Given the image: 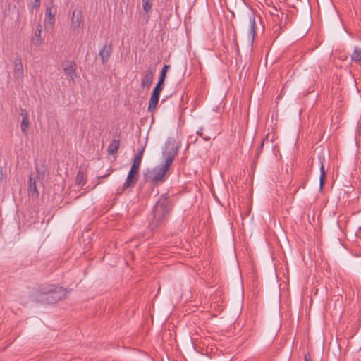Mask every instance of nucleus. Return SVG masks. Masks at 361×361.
Masks as SVG:
<instances>
[{
    "mask_svg": "<svg viewBox=\"0 0 361 361\" xmlns=\"http://www.w3.org/2000/svg\"><path fill=\"white\" fill-rule=\"evenodd\" d=\"M172 209L171 202L166 194H163L157 201L148 216L149 229L154 232L165 225L166 219Z\"/></svg>",
    "mask_w": 361,
    "mask_h": 361,
    "instance_id": "obj_1",
    "label": "nucleus"
},
{
    "mask_svg": "<svg viewBox=\"0 0 361 361\" xmlns=\"http://www.w3.org/2000/svg\"><path fill=\"white\" fill-rule=\"evenodd\" d=\"M66 291L61 287L50 285L43 286L30 295L32 301L37 303L54 304L65 298Z\"/></svg>",
    "mask_w": 361,
    "mask_h": 361,
    "instance_id": "obj_2",
    "label": "nucleus"
},
{
    "mask_svg": "<svg viewBox=\"0 0 361 361\" xmlns=\"http://www.w3.org/2000/svg\"><path fill=\"white\" fill-rule=\"evenodd\" d=\"M178 146L176 145L174 139L169 138L165 144V149L163 152V156L165 157L166 160L162 166L160 167L166 172L169 170L171 164L173 163L178 152Z\"/></svg>",
    "mask_w": 361,
    "mask_h": 361,
    "instance_id": "obj_3",
    "label": "nucleus"
},
{
    "mask_svg": "<svg viewBox=\"0 0 361 361\" xmlns=\"http://www.w3.org/2000/svg\"><path fill=\"white\" fill-rule=\"evenodd\" d=\"M178 146L176 145L174 139L169 138L165 144V149L163 152V156L165 157L166 160L162 166L160 167L166 172L169 170L171 164L173 163L178 152Z\"/></svg>",
    "mask_w": 361,
    "mask_h": 361,
    "instance_id": "obj_4",
    "label": "nucleus"
},
{
    "mask_svg": "<svg viewBox=\"0 0 361 361\" xmlns=\"http://www.w3.org/2000/svg\"><path fill=\"white\" fill-rule=\"evenodd\" d=\"M166 172L160 166L156 167L151 170L148 169L144 173V179L147 182H152L154 183L163 182L166 176Z\"/></svg>",
    "mask_w": 361,
    "mask_h": 361,
    "instance_id": "obj_5",
    "label": "nucleus"
},
{
    "mask_svg": "<svg viewBox=\"0 0 361 361\" xmlns=\"http://www.w3.org/2000/svg\"><path fill=\"white\" fill-rule=\"evenodd\" d=\"M205 231L207 233V240H204V251L207 250L209 257H210L215 247L216 236L213 227L210 224L207 228L204 226V232Z\"/></svg>",
    "mask_w": 361,
    "mask_h": 361,
    "instance_id": "obj_6",
    "label": "nucleus"
},
{
    "mask_svg": "<svg viewBox=\"0 0 361 361\" xmlns=\"http://www.w3.org/2000/svg\"><path fill=\"white\" fill-rule=\"evenodd\" d=\"M137 180L138 178L128 173L127 178L123 185L117 189L116 194L120 195L128 189L131 190L136 185Z\"/></svg>",
    "mask_w": 361,
    "mask_h": 361,
    "instance_id": "obj_7",
    "label": "nucleus"
},
{
    "mask_svg": "<svg viewBox=\"0 0 361 361\" xmlns=\"http://www.w3.org/2000/svg\"><path fill=\"white\" fill-rule=\"evenodd\" d=\"M65 73L69 77V80L74 82V78L76 77V63L74 61H67L62 64Z\"/></svg>",
    "mask_w": 361,
    "mask_h": 361,
    "instance_id": "obj_8",
    "label": "nucleus"
},
{
    "mask_svg": "<svg viewBox=\"0 0 361 361\" xmlns=\"http://www.w3.org/2000/svg\"><path fill=\"white\" fill-rule=\"evenodd\" d=\"M112 50L111 43H106L99 50V55L103 64H105L109 61L112 54Z\"/></svg>",
    "mask_w": 361,
    "mask_h": 361,
    "instance_id": "obj_9",
    "label": "nucleus"
},
{
    "mask_svg": "<svg viewBox=\"0 0 361 361\" xmlns=\"http://www.w3.org/2000/svg\"><path fill=\"white\" fill-rule=\"evenodd\" d=\"M82 11L80 10L75 9L73 11L72 18H71V22L70 28L72 30H76L78 28H79L81 22H82Z\"/></svg>",
    "mask_w": 361,
    "mask_h": 361,
    "instance_id": "obj_10",
    "label": "nucleus"
},
{
    "mask_svg": "<svg viewBox=\"0 0 361 361\" xmlns=\"http://www.w3.org/2000/svg\"><path fill=\"white\" fill-rule=\"evenodd\" d=\"M154 72L152 68H148L142 79L141 87L149 89L153 82Z\"/></svg>",
    "mask_w": 361,
    "mask_h": 361,
    "instance_id": "obj_11",
    "label": "nucleus"
},
{
    "mask_svg": "<svg viewBox=\"0 0 361 361\" xmlns=\"http://www.w3.org/2000/svg\"><path fill=\"white\" fill-rule=\"evenodd\" d=\"M39 181L35 180L34 178V175L31 174L29 176V180H28V192L31 195V196L35 197H39V192L37 190V183Z\"/></svg>",
    "mask_w": 361,
    "mask_h": 361,
    "instance_id": "obj_12",
    "label": "nucleus"
},
{
    "mask_svg": "<svg viewBox=\"0 0 361 361\" xmlns=\"http://www.w3.org/2000/svg\"><path fill=\"white\" fill-rule=\"evenodd\" d=\"M23 75L24 71L21 58L18 56L14 60V77L16 78H22Z\"/></svg>",
    "mask_w": 361,
    "mask_h": 361,
    "instance_id": "obj_13",
    "label": "nucleus"
},
{
    "mask_svg": "<svg viewBox=\"0 0 361 361\" xmlns=\"http://www.w3.org/2000/svg\"><path fill=\"white\" fill-rule=\"evenodd\" d=\"M42 25L40 24H38L36 27L34 37L31 39V44L35 47H39L42 43Z\"/></svg>",
    "mask_w": 361,
    "mask_h": 361,
    "instance_id": "obj_14",
    "label": "nucleus"
},
{
    "mask_svg": "<svg viewBox=\"0 0 361 361\" xmlns=\"http://www.w3.org/2000/svg\"><path fill=\"white\" fill-rule=\"evenodd\" d=\"M247 18L249 21L248 35L251 37L252 43L255 39L256 22L255 16L252 13L249 14Z\"/></svg>",
    "mask_w": 361,
    "mask_h": 361,
    "instance_id": "obj_15",
    "label": "nucleus"
},
{
    "mask_svg": "<svg viewBox=\"0 0 361 361\" xmlns=\"http://www.w3.org/2000/svg\"><path fill=\"white\" fill-rule=\"evenodd\" d=\"M45 14L47 16L49 23L53 25L55 22L54 17L56 14V8L54 5L47 6Z\"/></svg>",
    "mask_w": 361,
    "mask_h": 361,
    "instance_id": "obj_16",
    "label": "nucleus"
},
{
    "mask_svg": "<svg viewBox=\"0 0 361 361\" xmlns=\"http://www.w3.org/2000/svg\"><path fill=\"white\" fill-rule=\"evenodd\" d=\"M145 145L142 146V147L139 149L137 154H136L135 157L133 159V162L132 164L133 166L140 169L142 156H143V153L145 151Z\"/></svg>",
    "mask_w": 361,
    "mask_h": 361,
    "instance_id": "obj_17",
    "label": "nucleus"
},
{
    "mask_svg": "<svg viewBox=\"0 0 361 361\" xmlns=\"http://www.w3.org/2000/svg\"><path fill=\"white\" fill-rule=\"evenodd\" d=\"M37 174L34 176L35 180H38L40 185H42V180L44 179L46 170L43 166H36Z\"/></svg>",
    "mask_w": 361,
    "mask_h": 361,
    "instance_id": "obj_18",
    "label": "nucleus"
},
{
    "mask_svg": "<svg viewBox=\"0 0 361 361\" xmlns=\"http://www.w3.org/2000/svg\"><path fill=\"white\" fill-rule=\"evenodd\" d=\"M159 100V97L154 95H151L149 102V106L147 108V111L149 112H154L156 109L158 102Z\"/></svg>",
    "mask_w": 361,
    "mask_h": 361,
    "instance_id": "obj_19",
    "label": "nucleus"
},
{
    "mask_svg": "<svg viewBox=\"0 0 361 361\" xmlns=\"http://www.w3.org/2000/svg\"><path fill=\"white\" fill-rule=\"evenodd\" d=\"M120 146V141L118 139L114 138L111 143L109 145L107 151L109 154H114L117 152Z\"/></svg>",
    "mask_w": 361,
    "mask_h": 361,
    "instance_id": "obj_20",
    "label": "nucleus"
},
{
    "mask_svg": "<svg viewBox=\"0 0 361 361\" xmlns=\"http://www.w3.org/2000/svg\"><path fill=\"white\" fill-rule=\"evenodd\" d=\"M319 160H320V162H321V166H320V177H319V188H320V190H322L324 184V182H325V180H326V171L324 169V164H323V162L321 160V157H319Z\"/></svg>",
    "mask_w": 361,
    "mask_h": 361,
    "instance_id": "obj_21",
    "label": "nucleus"
},
{
    "mask_svg": "<svg viewBox=\"0 0 361 361\" xmlns=\"http://www.w3.org/2000/svg\"><path fill=\"white\" fill-rule=\"evenodd\" d=\"M351 60L355 63L361 62V49L355 47L351 55Z\"/></svg>",
    "mask_w": 361,
    "mask_h": 361,
    "instance_id": "obj_22",
    "label": "nucleus"
},
{
    "mask_svg": "<svg viewBox=\"0 0 361 361\" xmlns=\"http://www.w3.org/2000/svg\"><path fill=\"white\" fill-rule=\"evenodd\" d=\"M169 68H170V66L169 65H164V67L162 68V69H161V71L160 72L159 80H158V82H160V83H161L162 85H164V82H165V79H166V73H167V71H169Z\"/></svg>",
    "mask_w": 361,
    "mask_h": 361,
    "instance_id": "obj_23",
    "label": "nucleus"
},
{
    "mask_svg": "<svg viewBox=\"0 0 361 361\" xmlns=\"http://www.w3.org/2000/svg\"><path fill=\"white\" fill-rule=\"evenodd\" d=\"M29 126H30V123H29L28 118H26V117L23 118V119L21 121V123H20V128H21L23 133L25 135H27V130L29 128Z\"/></svg>",
    "mask_w": 361,
    "mask_h": 361,
    "instance_id": "obj_24",
    "label": "nucleus"
},
{
    "mask_svg": "<svg viewBox=\"0 0 361 361\" xmlns=\"http://www.w3.org/2000/svg\"><path fill=\"white\" fill-rule=\"evenodd\" d=\"M75 183L77 185H80V186H83L85 183V174L80 170L77 173V176L75 178Z\"/></svg>",
    "mask_w": 361,
    "mask_h": 361,
    "instance_id": "obj_25",
    "label": "nucleus"
},
{
    "mask_svg": "<svg viewBox=\"0 0 361 361\" xmlns=\"http://www.w3.org/2000/svg\"><path fill=\"white\" fill-rule=\"evenodd\" d=\"M163 89H164V85L157 82L156 86L154 87V88L152 91V95L157 96V97H159L160 94H161V91L163 90Z\"/></svg>",
    "mask_w": 361,
    "mask_h": 361,
    "instance_id": "obj_26",
    "label": "nucleus"
},
{
    "mask_svg": "<svg viewBox=\"0 0 361 361\" xmlns=\"http://www.w3.org/2000/svg\"><path fill=\"white\" fill-rule=\"evenodd\" d=\"M142 8L145 12H149L152 9V0H142Z\"/></svg>",
    "mask_w": 361,
    "mask_h": 361,
    "instance_id": "obj_27",
    "label": "nucleus"
},
{
    "mask_svg": "<svg viewBox=\"0 0 361 361\" xmlns=\"http://www.w3.org/2000/svg\"><path fill=\"white\" fill-rule=\"evenodd\" d=\"M139 168L131 166L128 173L136 177L137 178H139Z\"/></svg>",
    "mask_w": 361,
    "mask_h": 361,
    "instance_id": "obj_28",
    "label": "nucleus"
},
{
    "mask_svg": "<svg viewBox=\"0 0 361 361\" xmlns=\"http://www.w3.org/2000/svg\"><path fill=\"white\" fill-rule=\"evenodd\" d=\"M31 5L32 8L37 10L40 7L41 1L40 0H33L31 2Z\"/></svg>",
    "mask_w": 361,
    "mask_h": 361,
    "instance_id": "obj_29",
    "label": "nucleus"
},
{
    "mask_svg": "<svg viewBox=\"0 0 361 361\" xmlns=\"http://www.w3.org/2000/svg\"><path fill=\"white\" fill-rule=\"evenodd\" d=\"M21 112H20V115L22 116L23 118H28V114L27 112V111L25 109H20Z\"/></svg>",
    "mask_w": 361,
    "mask_h": 361,
    "instance_id": "obj_30",
    "label": "nucleus"
},
{
    "mask_svg": "<svg viewBox=\"0 0 361 361\" xmlns=\"http://www.w3.org/2000/svg\"><path fill=\"white\" fill-rule=\"evenodd\" d=\"M267 139H268V135H267V137H266L262 140V143H261V145H260V146H259V149H258L259 151H260V152L262 151V149L263 145H264V142H265V140H267Z\"/></svg>",
    "mask_w": 361,
    "mask_h": 361,
    "instance_id": "obj_31",
    "label": "nucleus"
},
{
    "mask_svg": "<svg viewBox=\"0 0 361 361\" xmlns=\"http://www.w3.org/2000/svg\"><path fill=\"white\" fill-rule=\"evenodd\" d=\"M305 361H311L310 360V357L309 354L305 355Z\"/></svg>",
    "mask_w": 361,
    "mask_h": 361,
    "instance_id": "obj_32",
    "label": "nucleus"
},
{
    "mask_svg": "<svg viewBox=\"0 0 361 361\" xmlns=\"http://www.w3.org/2000/svg\"><path fill=\"white\" fill-rule=\"evenodd\" d=\"M208 342V338L206 337V336L204 335V345L206 344V343Z\"/></svg>",
    "mask_w": 361,
    "mask_h": 361,
    "instance_id": "obj_33",
    "label": "nucleus"
},
{
    "mask_svg": "<svg viewBox=\"0 0 361 361\" xmlns=\"http://www.w3.org/2000/svg\"><path fill=\"white\" fill-rule=\"evenodd\" d=\"M197 134L202 137V132L201 131H197Z\"/></svg>",
    "mask_w": 361,
    "mask_h": 361,
    "instance_id": "obj_34",
    "label": "nucleus"
},
{
    "mask_svg": "<svg viewBox=\"0 0 361 361\" xmlns=\"http://www.w3.org/2000/svg\"><path fill=\"white\" fill-rule=\"evenodd\" d=\"M210 138H211L210 137H204V140H209Z\"/></svg>",
    "mask_w": 361,
    "mask_h": 361,
    "instance_id": "obj_35",
    "label": "nucleus"
}]
</instances>
